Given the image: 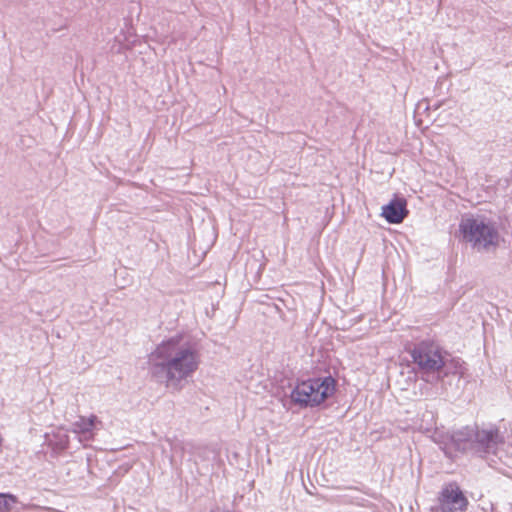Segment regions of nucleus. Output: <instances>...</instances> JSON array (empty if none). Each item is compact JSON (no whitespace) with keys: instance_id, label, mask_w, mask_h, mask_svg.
I'll use <instances>...</instances> for the list:
<instances>
[{"instance_id":"20e7f679","label":"nucleus","mask_w":512,"mask_h":512,"mask_svg":"<svg viewBox=\"0 0 512 512\" xmlns=\"http://www.w3.org/2000/svg\"><path fill=\"white\" fill-rule=\"evenodd\" d=\"M459 229L464 240L472 243L474 247L487 249L498 244L499 234L489 222L476 218H467L461 221Z\"/></svg>"},{"instance_id":"6e6552de","label":"nucleus","mask_w":512,"mask_h":512,"mask_svg":"<svg viewBox=\"0 0 512 512\" xmlns=\"http://www.w3.org/2000/svg\"><path fill=\"white\" fill-rule=\"evenodd\" d=\"M7 498L13 499L12 496L0 494V512H6L8 510L9 503L7 501Z\"/></svg>"},{"instance_id":"423d86ee","label":"nucleus","mask_w":512,"mask_h":512,"mask_svg":"<svg viewBox=\"0 0 512 512\" xmlns=\"http://www.w3.org/2000/svg\"><path fill=\"white\" fill-rule=\"evenodd\" d=\"M407 201L403 197H394L382 207L381 216L390 224H400L407 217Z\"/></svg>"},{"instance_id":"f257e3e1","label":"nucleus","mask_w":512,"mask_h":512,"mask_svg":"<svg viewBox=\"0 0 512 512\" xmlns=\"http://www.w3.org/2000/svg\"><path fill=\"white\" fill-rule=\"evenodd\" d=\"M200 363L196 350L179 338L160 343L149 355L152 378L171 390H179L182 381L190 377Z\"/></svg>"},{"instance_id":"39448f33","label":"nucleus","mask_w":512,"mask_h":512,"mask_svg":"<svg viewBox=\"0 0 512 512\" xmlns=\"http://www.w3.org/2000/svg\"><path fill=\"white\" fill-rule=\"evenodd\" d=\"M438 512H464L469 501L456 482L443 485L437 497Z\"/></svg>"},{"instance_id":"0eeeda50","label":"nucleus","mask_w":512,"mask_h":512,"mask_svg":"<svg viewBox=\"0 0 512 512\" xmlns=\"http://www.w3.org/2000/svg\"><path fill=\"white\" fill-rule=\"evenodd\" d=\"M99 423L98 418L91 414L87 416H80L74 423V428L77 432L86 433L92 431Z\"/></svg>"},{"instance_id":"f03ea898","label":"nucleus","mask_w":512,"mask_h":512,"mask_svg":"<svg viewBox=\"0 0 512 512\" xmlns=\"http://www.w3.org/2000/svg\"><path fill=\"white\" fill-rule=\"evenodd\" d=\"M337 386L332 376L309 378L296 384L291 399L301 407H319L336 394Z\"/></svg>"},{"instance_id":"7ed1b4c3","label":"nucleus","mask_w":512,"mask_h":512,"mask_svg":"<svg viewBox=\"0 0 512 512\" xmlns=\"http://www.w3.org/2000/svg\"><path fill=\"white\" fill-rule=\"evenodd\" d=\"M406 350L422 371L439 372L445 367L447 353L435 341L423 340Z\"/></svg>"}]
</instances>
